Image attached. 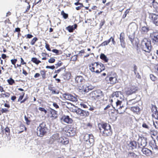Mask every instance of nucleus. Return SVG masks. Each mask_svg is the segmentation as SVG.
Listing matches in <instances>:
<instances>
[{
  "label": "nucleus",
  "mask_w": 158,
  "mask_h": 158,
  "mask_svg": "<svg viewBox=\"0 0 158 158\" xmlns=\"http://www.w3.org/2000/svg\"><path fill=\"white\" fill-rule=\"evenodd\" d=\"M89 68L92 72L95 73H100L105 69L103 64L98 62H95L90 64Z\"/></svg>",
  "instance_id": "obj_1"
},
{
  "label": "nucleus",
  "mask_w": 158,
  "mask_h": 158,
  "mask_svg": "<svg viewBox=\"0 0 158 158\" xmlns=\"http://www.w3.org/2000/svg\"><path fill=\"white\" fill-rule=\"evenodd\" d=\"M140 47L143 51L150 53L152 47L150 40L146 38H143L141 41Z\"/></svg>",
  "instance_id": "obj_2"
},
{
  "label": "nucleus",
  "mask_w": 158,
  "mask_h": 158,
  "mask_svg": "<svg viewBox=\"0 0 158 158\" xmlns=\"http://www.w3.org/2000/svg\"><path fill=\"white\" fill-rule=\"evenodd\" d=\"M90 98L92 100L98 101L103 99L104 94L100 89H97L92 91L89 94Z\"/></svg>",
  "instance_id": "obj_3"
},
{
  "label": "nucleus",
  "mask_w": 158,
  "mask_h": 158,
  "mask_svg": "<svg viewBox=\"0 0 158 158\" xmlns=\"http://www.w3.org/2000/svg\"><path fill=\"white\" fill-rule=\"evenodd\" d=\"M47 130L48 128L46 123L45 122H42L37 127V134H38L39 133V136L43 137L47 133Z\"/></svg>",
  "instance_id": "obj_4"
},
{
  "label": "nucleus",
  "mask_w": 158,
  "mask_h": 158,
  "mask_svg": "<svg viewBox=\"0 0 158 158\" xmlns=\"http://www.w3.org/2000/svg\"><path fill=\"white\" fill-rule=\"evenodd\" d=\"M138 90V87L134 85H131L127 87L125 90V93L128 95H130L135 93Z\"/></svg>",
  "instance_id": "obj_5"
},
{
  "label": "nucleus",
  "mask_w": 158,
  "mask_h": 158,
  "mask_svg": "<svg viewBox=\"0 0 158 158\" xmlns=\"http://www.w3.org/2000/svg\"><path fill=\"white\" fill-rule=\"evenodd\" d=\"M74 112L78 115L84 118L88 117L89 115V113L88 111L83 110L80 108L75 109Z\"/></svg>",
  "instance_id": "obj_6"
},
{
  "label": "nucleus",
  "mask_w": 158,
  "mask_h": 158,
  "mask_svg": "<svg viewBox=\"0 0 158 158\" xmlns=\"http://www.w3.org/2000/svg\"><path fill=\"white\" fill-rule=\"evenodd\" d=\"M63 98L67 100H68L73 102H76L77 98L72 95L68 93H65L62 94Z\"/></svg>",
  "instance_id": "obj_7"
},
{
  "label": "nucleus",
  "mask_w": 158,
  "mask_h": 158,
  "mask_svg": "<svg viewBox=\"0 0 158 158\" xmlns=\"http://www.w3.org/2000/svg\"><path fill=\"white\" fill-rule=\"evenodd\" d=\"M117 76L116 73H114V74L112 76L109 75L106 77L107 79H109V83L111 85H114L118 82V80H117Z\"/></svg>",
  "instance_id": "obj_8"
},
{
  "label": "nucleus",
  "mask_w": 158,
  "mask_h": 158,
  "mask_svg": "<svg viewBox=\"0 0 158 158\" xmlns=\"http://www.w3.org/2000/svg\"><path fill=\"white\" fill-rule=\"evenodd\" d=\"M94 136L92 134H85L83 137V139L85 141L89 143L90 144H93L94 142Z\"/></svg>",
  "instance_id": "obj_9"
},
{
  "label": "nucleus",
  "mask_w": 158,
  "mask_h": 158,
  "mask_svg": "<svg viewBox=\"0 0 158 158\" xmlns=\"http://www.w3.org/2000/svg\"><path fill=\"white\" fill-rule=\"evenodd\" d=\"M98 126L100 132H102L103 130H105L106 129H107L108 128L111 127L109 124L105 122H102L99 123Z\"/></svg>",
  "instance_id": "obj_10"
},
{
  "label": "nucleus",
  "mask_w": 158,
  "mask_h": 158,
  "mask_svg": "<svg viewBox=\"0 0 158 158\" xmlns=\"http://www.w3.org/2000/svg\"><path fill=\"white\" fill-rule=\"evenodd\" d=\"M85 80L83 76H77L75 78V83L78 87L81 86L84 82Z\"/></svg>",
  "instance_id": "obj_11"
},
{
  "label": "nucleus",
  "mask_w": 158,
  "mask_h": 158,
  "mask_svg": "<svg viewBox=\"0 0 158 158\" xmlns=\"http://www.w3.org/2000/svg\"><path fill=\"white\" fill-rule=\"evenodd\" d=\"M49 116L52 120H54L58 117L57 112L51 108L48 112Z\"/></svg>",
  "instance_id": "obj_12"
},
{
  "label": "nucleus",
  "mask_w": 158,
  "mask_h": 158,
  "mask_svg": "<svg viewBox=\"0 0 158 158\" xmlns=\"http://www.w3.org/2000/svg\"><path fill=\"white\" fill-rule=\"evenodd\" d=\"M60 120L61 121L68 124H71L73 122V119L70 118L68 115H63L60 118Z\"/></svg>",
  "instance_id": "obj_13"
},
{
  "label": "nucleus",
  "mask_w": 158,
  "mask_h": 158,
  "mask_svg": "<svg viewBox=\"0 0 158 158\" xmlns=\"http://www.w3.org/2000/svg\"><path fill=\"white\" fill-rule=\"evenodd\" d=\"M149 18L156 25L158 26V15H157L154 13H150Z\"/></svg>",
  "instance_id": "obj_14"
},
{
  "label": "nucleus",
  "mask_w": 158,
  "mask_h": 158,
  "mask_svg": "<svg viewBox=\"0 0 158 158\" xmlns=\"http://www.w3.org/2000/svg\"><path fill=\"white\" fill-rule=\"evenodd\" d=\"M108 128L107 129H106L105 130H103L102 132H100L103 136H111L112 135V131L111 130V127Z\"/></svg>",
  "instance_id": "obj_15"
},
{
  "label": "nucleus",
  "mask_w": 158,
  "mask_h": 158,
  "mask_svg": "<svg viewBox=\"0 0 158 158\" xmlns=\"http://www.w3.org/2000/svg\"><path fill=\"white\" fill-rule=\"evenodd\" d=\"M150 36L153 43L155 44L158 42V32H153L151 34Z\"/></svg>",
  "instance_id": "obj_16"
},
{
  "label": "nucleus",
  "mask_w": 158,
  "mask_h": 158,
  "mask_svg": "<svg viewBox=\"0 0 158 158\" xmlns=\"http://www.w3.org/2000/svg\"><path fill=\"white\" fill-rule=\"evenodd\" d=\"M129 38L133 46L138 47L139 41L138 39L135 38L134 37L132 38L130 36L129 37Z\"/></svg>",
  "instance_id": "obj_17"
},
{
  "label": "nucleus",
  "mask_w": 158,
  "mask_h": 158,
  "mask_svg": "<svg viewBox=\"0 0 158 158\" xmlns=\"http://www.w3.org/2000/svg\"><path fill=\"white\" fill-rule=\"evenodd\" d=\"M119 39L122 47L123 48H125L126 46V43L125 41L124 33L123 32L120 33Z\"/></svg>",
  "instance_id": "obj_18"
},
{
  "label": "nucleus",
  "mask_w": 158,
  "mask_h": 158,
  "mask_svg": "<svg viewBox=\"0 0 158 158\" xmlns=\"http://www.w3.org/2000/svg\"><path fill=\"white\" fill-rule=\"evenodd\" d=\"M152 116L155 119H158V114L157 108L155 106L152 107Z\"/></svg>",
  "instance_id": "obj_19"
},
{
  "label": "nucleus",
  "mask_w": 158,
  "mask_h": 158,
  "mask_svg": "<svg viewBox=\"0 0 158 158\" xmlns=\"http://www.w3.org/2000/svg\"><path fill=\"white\" fill-rule=\"evenodd\" d=\"M141 151L143 154L147 156H150L152 154V151L147 148H143Z\"/></svg>",
  "instance_id": "obj_20"
},
{
  "label": "nucleus",
  "mask_w": 158,
  "mask_h": 158,
  "mask_svg": "<svg viewBox=\"0 0 158 158\" xmlns=\"http://www.w3.org/2000/svg\"><path fill=\"white\" fill-rule=\"evenodd\" d=\"M48 88L49 90L51 91L52 94H58L59 93V91L56 90L52 85H49Z\"/></svg>",
  "instance_id": "obj_21"
},
{
  "label": "nucleus",
  "mask_w": 158,
  "mask_h": 158,
  "mask_svg": "<svg viewBox=\"0 0 158 158\" xmlns=\"http://www.w3.org/2000/svg\"><path fill=\"white\" fill-rule=\"evenodd\" d=\"M92 126V124L91 123H83L81 125V127L84 129H91Z\"/></svg>",
  "instance_id": "obj_22"
},
{
  "label": "nucleus",
  "mask_w": 158,
  "mask_h": 158,
  "mask_svg": "<svg viewBox=\"0 0 158 158\" xmlns=\"http://www.w3.org/2000/svg\"><path fill=\"white\" fill-rule=\"evenodd\" d=\"M77 25L76 24H75L74 25L68 26L66 27V29L69 32H73L74 30L77 28Z\"/></svg>",
  "instance_id": "obj_23"
},
{
  "label": "nucleus",
  "mask_w": 158,
  "mask_h": 158,
  "mask_svg": "<svg viewBox=\"0 0 158 158\" xmlns=\"http://www.w3.org/2000/svg\"><path fill=\"white\" fill-rule=\"evenodd\" d=\"M59 134L58 133H56L53 135L50 138V141L52 142L56 140L59 139Z\"/></svg>",
  "instance_id": "obj_24"
},
{
  "label": "nucleus",
  "mask_w": 158,
  "mask_h": 158,
  "mask_svg": "<svg viewBox=\"0 0 158 158\" xmlns=\"http://www.w3.org/2000/svg\"><path fill=\"white\" fill-rule=\"evenodd\" d=\"M60 142L63 145H66L69 143V139L67 138L61 137L60 139Z\"/></svg>",
  "instance_id": "obj_25"
},
{
  "label": "nucleus",
  "mask_w": 158,
  "mask_h": 158,
  "mask_svg": "<svg viewBox=\"0 0 158 158\" xmlns=\"http://www.w3.org/2000/svg\"><path fill=\"white\" fill-rule=\"evenodd\" d=\"M129 145L130 147H131L132 149H134L136 148L137 144L136 141H133L130 142Z\"/></svg>",
  "instance_id": "obj_26"
},
{
  "label": "nucleus",
  "mask_w": 158,
  "mask_h": 158,
  "mask_svg": "<svg viewBox=\"0 0 158 158\" xmlns=\"http://www.w3.org/2000/svg\"><path fill=\"white\" fill-rule=\"evenodd\" d=\"M119 91H116L114 92H113L111 95L112 96V99H111V102H113L114 99H115L114 98L116 97L118 98L119 97Z\"/></svg>",
  "instance_id": "obj_27"
},
{
  "label": "nucleus",
  "mask_w": 158,
  "mask_h": 158,
  "mask_svg": "<svg viewBox=\"0 0 158 158\" xmlns=\"http://www.w3.org/2000/svg\"><path fill=\"white\" fill-rule=\"evenodd\" d=\"M31 61L37 65L41 63V61L39 60L36 57L32 58L31 60Z\"/></svg>",
  "instance_id": "obj_28"
},
{
  "label": "nucleus",
  "mask_w": 158,
  "mask_h": 158,
  "mask_svg": "<svg viewBox=\"0 0 158 158\" xmlns=\"http://www.w3.org/2000/svg\"><path fill=\"white\" fill-rule=\"evenodd\" d=\"M137 102L135 99H131L127 102V105L130 107L133 105L135 104Z\"/></svg>",
  "instance_id": "obj_29"
},
{
  "label": "nucleus",
  "mask_w": 158,
  "mask_h": 158,
  "mask_svg": "<svg viewBox=\"0 0 158 158\" xmlns=\"http://www.w3.org/2000/svg\"><path fill=\"white\" fill-rule=\"evenodd\" d=\"M117 112L119 114H123L125 112L124 107L123 106H120L117 108Z\"/></svg>",
  "instance_id": "obj_30"
},
{
  "label": "nucleus",
  "mask_w": 158,
  "mask_h": 158,
  "mask_svg": "<svg viewBox=\"0 0 158 158\" xmlns=\"http://www.w3.org/2000/svg\"><path fill=\"white\" fill-rule=\"evenodd\" d=\"M24 4L25 6L24 7L26 8V11L27 12L28 11L31 7L29 2H28L27 0H25V3Z\"/></svg>",
  "instance_id": "obj_31"
},
{
  "label": "nucleus",
  "mask_w": 158,
  "mask_h": 158,
  "mask_svg": "<svg viewBox=\"0 0 158 158\" xmlns=\"http://www.w3.org/2000/svg\"><path fill=\"white\" fill-rule=\"evenodd\" d=\"M131 110L136 114L138 113L140 111V108L138 106L131 107Z\"/></svg>",
  "instance_id": "obj_32"
},
{
  "label": "nucleus",
  "mask_w": 158,
  "mask_h": 158,
  "mask_svg": "<svg viewBox=\"0 0 158 158\" xmlns=\"http://www.w3.org/2000/svg\"><path fill=\"white\" fill-rule=\"evenodd\" d=\"M87 88H88V89H84V87L82 89V91H83L84 93L88 92L89 90H91L93 89L94 87L91 85H88Z\"/></svg>",
  "instance_id": "obj_33"
},
{
  "label": "nucleus",
  "mask_w": 158,
  "mask_h": 158,
  "mask_svg": "<svg viewBox=\"0 0 158 158\" xmlns=\"http://www.w3.org/2000/svg\"><path fill=\"white\" fill-rule=\"evenodd\" d=\"M101 59L104 61L105 62H107L109 60L108 59L104 54H101L100 56Z\"/></svg>",
  "instance_id": "obj_34"
},
{
  "label": "nucleus",
  "mask_w": 158,
  "mask_h": 158,
  "mask_svg": "<svg viewBox=\"0 0 158 158\" xmlns=\"http://www.w3.org/2000/svg\"><path fill=\"white\" fill-rule=\"evenodd\" d=\"M149 30V29L148 27L144 26L142 28L141 32L142 34H145L147 33Z\"/></svg>",
  "instance_id": "obj_35"
},
{
  "label": "nucleus",
  "mask_w": 158,
  "mask_h": 158,
  "mask_svg": "<svg viewBox=\"0 0 158 158\" xmlns=\"http://www.w3.org/2000/svg\"><path fill=\"white\" fill-rule=\"evenodd\" d=\"M47 71L44 69L40 71L41 75L43 79H44L46 78V73Z\"/></svg>",
  "instance_id": "obj_36"
},
{
  "label": "nucleus",
  "mask_w": 158,
  "mask_h": 158,
  "mask_svg": "<svg viewBox=\"0 0 158 158\" xmlns=\"http://www.w3.org/2000/svg\"><path fill=\"white\" fill-rule=\"evenodd\" d=\"M153 8L156 12L158 14V3L155 1L154 2H152Z\"/></svg>",
  "instance_id": "obj_37"
},
{
  "label": "nucleus",
  "mask_w": 158,
  "mask_h": 158,
  "mask_svg": "<svg viewBox=\"0 0 158 158\" xmlns=\"http://www.w3.org/2000/svg\"><path fill=\"white\" fill-rule=\"evenodd\" d=\"M150 134L153 136H156V139H158V132L156 131L152 130L150 131Z\"/></svg>",
  "instance_id": "obj_38"
},
{
  "label": "nucleus",
  "mask_w": 158,
  "mask_h": 158,
  "mask_svg": "<svg viewBox=\"0 0 158 158\" xmlns=\"http://www.w3.org/2000/svg\"><path fill=\"white\" fill-rule=\"evenodd\" d=\"M111 38H112V37H110V38L109 39L107 40H106L102 42L100 45V46H105L108 45L110 42L111 40Z\"/></svg>",
  "instance_id": "obj_39"
},
{
  "label": "nucleus",
  "mask_w": 158,
  "mask_h": 158,
  "mask_svg": "<svg viewBox=\"0 0 158 158\" xmlns=\"http://www.w3.org/2000/svg\"><path fill=\"white\" fill-rule=\"evenodd\" d=\"M10 93L8 92H6L5 93H2L1 94V96L3 98H8L10 97Z\"/></svg>",
  "instance_id": "obj_40"
},
{
  "label": "nucleus",
  "mask_w": 158,
  "mask_h": 158,
  "mask_svg": "<svg viewBox=\"0 0 158 158\" xmlns=\"http://www.w3.org/2000/svg\"><path fill=\"white\" fill-rule=\"evenodd\" d=\"M128 156H130L133 158H136L137 155L134 152H129L128 154Z\"/></svg>",
  "instance_id": "obj_41"
},
{
  "label": "nucleus",
  "mask_w": 158,
  "mask_h": 158,
  "mask_svg": "<svg viewBox=\"0 0 158 158\" xmlns=\"http://www.w3.org/2000/svg\"><path fill=\"white\" fill-rule=\"evenodd\" d=\"M61 15H62L64 19H66L68 17V15L65 13L64 10L61 12Z\"/></svg>",
  "instance_id": "obj_42"
},
{
  "label": "nucleus",
  "mask_w": 158,
  "mask_h": 158,
  "mask_svg": "<svg viewBox=\"0 0 158 158\" xmlns=\"http://www.w3.org/2000/svg\"><path fill=\"white\" fill-rule=\"evenodd\" d=\"M7 81L9 84L11 85H13L15 83L14 80L11 78L8 79Z\"/></svg>",
  "instance_id": "obj_43"
},
{
  "label": "nucleus",
  "mask_w": 158,
  "mask_h": 158,
  "mask_svg": "<svg viewBox=\"0 0 158 158\" xmlns=\"http://www.w3.org/2000/svg\"><path fill=\"white\" fill-rule=\"evenodd\" d=\"M150 78L153 81H155L157 80V78L152 74L150 75Z\"/></svg>",
  "instance_id": "obj_44"
},
{
  "label": "nucleus",
  "mask_w": 158,
  "mask_h": 158,
  "mask_svg": "<svg viewBox=\"0 0 158 158\" xmlns=\"http://www.w3.org/2000/svg\"><path fill=\"white\" fill-rule=\"evenodd\" d=\"M5 133L6 135H9L10 134V129L8 127H6L4 129Z\"/></svg>",
  "instance_id": "obj_45"
},
{
  "label": "nucleus",
  "mask_w": 158,
  "mask_h": 158,
  "mask_svg": "<svg viewBox=\"0 0 158 158\" xmlns=\"http://www.w3.org/2000/svg\"><path fill=\"white\" fill-rule=\"evenodd\" d=\"M38 40V39L37 37H34L33 39L31 41V42H30V44L31 45H34L35 42L37 41V40Z\"/></svg>",
  "instance_id": "obj_46"
},
{
  "label": "nucleus",
  "mask_w": 158,
  "mask_h": 158,
  "mask_svg": "<svg viewBox=\"0 0 158 158\" xmlns=\"http://www.w3.org/2000/svg\"><path fill=\"white\" fill-rule=\"evenodd\" d=\"M122 103V101H121L119 100H117V101L116 102V106L117 108L119 107L120 106H121V105Z\"/></svg>",
  "instance_id": "obj_47"
},
{
  "label": "nucleus",
  "mask_w": 158,
  "mask_h": 158,
  "mask_svg": "<svg viewBox=\"0 0 158 158\" xmlns=\"http://www.w3.org/2000/svg\"><path fill=\"white\" fill-rule=\"evenodd\" d=\"M24 117H25V120L26 122V123L27 125H29L30 124V122H31L30 118L29 117V118H28L26 116H25Z\"/></svg>",
  "instance_id": "obj_48"
},
{
  "label": "nucleus",
  "mask_w": 158,
  "mask_h": 158,
  "mask_svg": "<svg viewBox=\"0 0 158 158\" xmlns=\"http://www.w3.org/2000/svg\"><path fill=\"white\" fill-rule=\"evenodd\" d=\"M26 128L23 124L20 125V133L24 131V130H26Z\"/></svg>",
  "instance_id": "obj_49"
},
{
  "label": "nucleus",
  "mask_w": 158,
  "mask_h": 158,
  "mask_svg": "<svg viewBox=\"0 0 158 158\" xmlns=\"http://www.w3.org/2000/svg\"><path fill=\"white\" fill-rule=\"evenodd\" d=\"M9 111V110L8 108H2L1 110V111L2 113H6Z\"/></svg>",
  "instance_id": "obj_50"
},
{
  "label": "nucleus",
  "mask_w": 158,
  "mask_h": 158,
  "mask_svg": "<svg viewBox=\"0 0 158 158\" xmlns=\"http://www.w3.org/2000/svg\"><path fill=\"white\" fill-rule=\"evenodd\" d=\"M17 59H12L11 60V63L14 65V66L15 68L16 67L15 64L17 61Z\"/></svg>",
  "instance_id": "obj_51"
},
{
  "label": "nucleus",
  "mask_w": 158,
  "mask_h": 158,
  "mask_svg": "<svg viewBox=\"0 0 158 158\" xmlns=\"http://www.w3.org/2000/svg\"><path fill=\"white\" fill-rule=\"evenodd\" d=\"M67 127H65L64 128V129H65V131H67L66 132V135H69L70 136H71L72 135H71V134L70 133V131H71V130H67Z\"/></svg>",
  "instance_id": "obj_52"
},
{
  "label": "nucleus",
  "mask_w": 158,
  "mask_h": 158,
  "mask_svg": "<svg viewBox=\"0 0 158 158\" xmlns=\"http://www.w3.org/2000/svg\"><path fill=\"white\" fill-rule=\"evenodd\" d=\"M77 55H74L72 56L71 60L73 61H76L77 60Z\"/></svg>",
  "instance_id": "obj_53"
},
{
  "label": "nucleus",
  "mask_w": 158,
  "mask_h": 158,
  "mask_svg": "<svg viewBox=\"0 0 158 158\" xmlns=\"http://www.w3.org/2000/svg\"><path fill=\"white\" fill-rule=\"evenodd\" d=\"M23 89L20 88V91H23L22 92H21L20 93V101H21L25 93L23 92Z\"/></svg>",
  "instance_id": "obj_54"
},
{
  "label": "nucleus",
  "mask_w": 158,
  "mask_h": 158,
  "mask_svg": "<svg viewBox=\"0 0 158 158\" xmlns=\"http://www.w3.org/2000/svg\"><path fill=\"white\" fill-rule=\"evenodd\" d=\"M55 61V59L53 57L50 58L48 60V62L50 63H54Z\"/></svg>",
  "instance_id": "obj_55"
},
{
  "label": "nucleus",
  "mask_w": 158,
  "mask_h": 158,
  "mask_svg": "<svg viewBox=\"0 0 158 158\" xmlns=\"http://www.w3.org/2000/svg\"><path fill=\"white\" fill-rule=\"evenodd\" d=\"M74 5L76 6L80 5L79 6L81 8L84 7L82 3H80L79 2H76L74 3Z\"/></svg>",
  "instance_id": "obj_56"
},
{
  "label": "nucleus",
  "mask_w": 158,
  "mask_h": 158,
  "mask_svg": "<svg viewBox=\"0 0 158 158\" xmlns=\"http://www.w3.org/2000/svg\"><path fill=\"white\" fill-rule=\"evenodd\" d=\"M80 105L81 106V107H83L84 108H88V106H87V105L84 103H81L80 104Z\"/></svg>",
  "instance_id": "obj_57"
},
{
  "label": "nucleus",
  "mask_w": 158,
  "mask_h": 158,
  "mask_svg": "<svg viewBox=\"0 0 158 158\" xmlns=\"http://www.w3.org/2000/svg\"><path fill=\"white\" fill-rule=\"evenodd\" d=\"M63 64V63L60 61H59L58 63L55 64V65L56 66V68L61 66Z\"/></svg>",
  "instance_id": "obj_58"
},
{
  "label": "nucleus",
  "mask_w": 158,
  "mask_h": 158,
  "mask_svg": "<svg viewBox=\"0 0 158 158\" xmlns=\"http://www.w3.org/2000/svg\"><path fill=\"white\" fill-rule=\"evenodd\" d=\"M52 52L55 53L57 55H58L60 54L59 53V51L56 49H53L52 50Z\"/></svg>",
  "instance_id": "obj_59"
},
{
  "label": "nucleus",
  "mask_w": 158,
  "mask_h": 158,
  "mask_svg": "<svg viewBox=\"0 0 158 158\" xmlns=\"http://www.w3.org/2000/svg\"><path fill=\"white\" fill-rule=\"evenodd\" d=\"M45 47L48 51H51V50L50 48V45L48 44L47 43H45Z\"/></svg>",
  "instance_id": "obj_60"
},
{
  "label": "nucleus",
  "mask_w": 158,
  "mask_h": 158,
  "mask_svg": "<svg viewBox=\"0 0 158 158\" xmlns=\"http://www.w3.org/2000/svg\"><path fill=\"white\" fill-rule=\"evenodd\" d=\"M155 72L158 75V64H156L154 67Z\"/></svg>",
  "instance_id": "obj_61"
},
{
  "label": "nucleus",
  "mask_w": 158,
  "mask_h": 158,
  "mask_svg": "<svg viewBox=\"0 0 158 158\" xmlns=\"http://www.w3.org/2000/svg\"><path fill=\"white\" fill-rule=\"evenodd\" d=\"M53 106L56 109L59 108V107L57 104L55 102H53Z\"/></svg>",
  "instance_id": "obj_62"
},
{
  "label": "nucleus",
  "mask_w": 158,
  "mask_h": 158,
  "mask_svg": "<svg viewBox=\"0 0 158 158\" xmlns=\"http://www.w3.org/2000/svg\"><path fill=\"white\" fill-rule=\"evenodd\" d=\"M39 110L42 111L44 112L45 113L47 112L46 110L44 108L40 107L39 108Z\"/></svg>",
  "instance_id": "obj_63"
},
{
  "label": "nucleus",
  "mask_w": 158,
  "mask_h": 158,
  "mask_svg": "<svg viewBox=\"0 0 158 158\" xmlns=\"http://www.w3.org/2000/svg\"><path fill=\"white\" fill-rule=\"evenodd\" d=\"M153 125L156 129H158V121L153 122Z\"/></svg>",
  "instance_id": "obj_64"
}]
</instances>
